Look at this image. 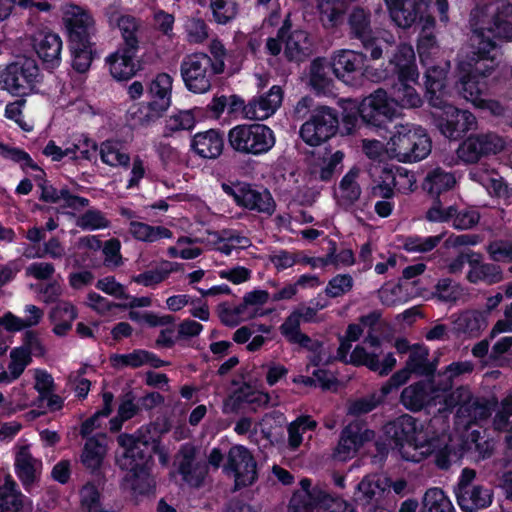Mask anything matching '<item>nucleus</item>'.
<instances>
[{
    "label": "nucleus",
    "mask_w": 512,
    "mask_h": 512,
    "mask_svg": "<svg viewBox=\"0 0 512 512\" xmlns=\"http://www.w3.org/2000/svg\"><path fill=\"white\" fill-rule=\"evenodd\" d=\"M438 391L433 380L431 383L423 381L412 384L403 389L401 403L411 411H420L430 400V392Z\"/></svg>",
    "instance_id": "43"
},
{
    "label": "nucleus",
    "mask_w": 512,
    "mask_h": 512,
    "mask_svg": "<svg viewBox=\"0 0 512 512\" xmlns=\"http://www.w3.org/2000/svg\"><path fill=\"white\" fill-rule=\"evenodd\" d=\"M301 320L294 311L284 320L279 327L281 334L291 344H298L309 351H317L321 342L313 341L308 335L300 331Z\"/></svg>",
    "instance_id": "42"
},
{
    "label": "nucleus",
    "mask_w": 512,
    "mask_h": 512,
    "mask_svg": "<svg viewBox=\"0 0 512 512\" xmlns=\"http://www.w3.org/2000/svg\"><path fill=\"white\" fill-rule=\"evenodd\" d=\"M39 77L37 61L30 57H21L5 67H0V89L15 96H23L32 91Z\"/></svg>",
    "instance_id": "8"
},
{
    "label": "nucleus",
    "mask_w": 512,
    "mask_h": 512,
    "mask_svg": "<svg viewBox=\"0 0 512 512\" xmlns=\"http://www.w3.org/2000/svg\"><path fill=\"white\" fill-rule=\"evenodd\" d=\"M217 312L222 324L228 327H235L241 322L250 320L240 304L231 308L226 302L220 303Z\"/></svg>",
    "instance_id": "61"
},
{
    "label": "nucleus",
    "mask_w": 512,
    "mask_h": 512,
    "mask_svg": "<svg viewBox=\"0 0 512 512\" xmlns=\"http://www.w3.org/2000/svg\"><path fill=\"white\" fill-rule=\"evenodd\" d=\"M458 80L455 83L457 92L467 101L475 106L482 107L484 104L483 95L485 94L488 82L484 78L476 77L466 71L457 69Z\"/></svg>",
    "instance_id": "28"
},
{
    "label": "nucleus",
    "mask_w": 512,
    "mask_h": 512,
    "mask_svg": "<svg viewBox=\"0 0 512 512\" xmlns=\"http://www.w3.org/2000/svg\"><path fill=\"white\" fill-rule=\"evenodd\" d=\"M446 439L450 444L455 445L460 452V456L453 463H457L464 455L465 452L474 455L477 460H483L491 457L494 451V443L492 440L486 438L480 431H472L465 440H453L446 435Z\"/></svg>",
    "instance_id": "26"
},
{
    "label": "nucleus",
    "mask_w": 512,
    "mask_h": 512,
    "mask_svg": "<svg viewBox=\"0 0 512 512\" xmlns=\"http://www.w3.org/2000/svg\"><path fill=\"white\" fill-rule=\"evenodd\" d=\"M344 0H322L319 4L320 21L325 28H334L343 22Z\"/></svg>",
    "instance_id": "52"
},
{
    "label": "nucleus",
    "mask_w": 512,
    "mask_h": 512,
    "mask_svg": "<svg viewBox=\"0 0 512 512\" xmlns=\"http://www.w3.org/2000/svg\"><path fill=\"white\" fill-rule=\"evenodd\" d=\"M367 57V54L361 51L341 49L333 53L330 66L338 79L346 84L353 85L352 74L362 69Z\"/></svg>",
    "instance_id": "21"
},
{
    "label": "nucleus",
    "mask_w": 512,
    "mask_h": 512,
    "mask_svg": "<svg viewBox=\"0 0 512 512\" xmlns=\"http://www.w3.org/2000/svg\"><path fill=\"white\" fill-rule=\"evenodd\" d=\"M457 502L465 512H476L491 505L492 490L484 485L477 484L463 491L456 492Z\"/></svg>",
    "instance_id": "31"
},
{
    "label": "nucleus",
    "mask_w": 512,
    "mask_h": 512,
    "mask_svg": "<svg viewBox=\"0 0 512 512\" xmlns=\"http://www.w3.org/2000/svg\"><path fill=\"white\" fill-rule=\"evenodd\" d=\"M490 403L484 398L473 397L464 408H459L458 413L466 416L470 421L486 420L491 415Z\"/></svg>",
    "instance_id": "56"
},
{
    "label": "nucleus",
    "mask_w": 512,
    "mask_h": 512,
    "mask_svg": "<svg viewBox=\"0 0 512 512\" xmlns=\"http://www.w3.org/2000/svg\"><path fill=\"white\" fill-rule=\"evenodd\" d=\"M441 110L436 117V126L446 138L457 140L468 131L477 127L476 117L467 110H461L449 104L447 100L442 106H434Z\"/></svg>",
    "instance_id": "15"
},
{
    "label": "nucleus",
    "mask_w": 512,
    "mask_h": 512,
    "mask_svg": "<svg viewBox=\"0 0 512 512\" xmlns=\"http://www.w3.org/2000/svg\"><path fill=\"white\" fill-rule=\"evenodd\" d=\"M64 22L70 45L84 47V44H93L91 39L96 33L95 21L86 10L71 6L65 12Z\"/></svg>",
    "instance_id": "19"
},
{
    "label": "nucleus",
    "mask_w": 512,
    "mask_h": 512,
    "mask_svg": "<svg viewBox=\"0 0 512 512\" xmlns=\"http://www.w3.org/2000/svg\"><path fill=\"white\" fill-rule=\"evenodd\" d=\"M270 396L257 391L248 384H243L224 401V413H238L243 410L257 411L260 407L268 406Z\"/></svg>",
    "instance_id": "20"
},
{
    "label": "nucleus",
    "mask_w": 512,
    "mask_h": 512,
    "mask_svg": "<svg viewBox=\"0 0 512 512\" xmlns=\"http://www.w3.org/2000/svg\"><path fill=\"white\" fill-rule=\"evenodd\" d=\"M33 48L48 68L57 67L61 60L62 40L50 31H39L32 38Z\"/></svg>",
    "instance_id": "24"
},
{
    "label": "nucleus",
    "mask_w": 512,
    "mask_h": 512,
    "mask_svg": "<svg viewBox=\"0 0 512 512\" xmlns=\"http://www.w3.org/2000/svg\"><path fill=\"white\" fill-rule=\"evenodd\" d=\"M225 64L212 63V58L205 53H193L183 58L180 72L186 88L193 93H206L215 76L224 72Z\"/></svg>",
    "instance_id": "6"
},
{
    "label": "nucleus",
    "mask_w": 512,
    "mask_h": 512,
    "mask_svg": "<svg viewBox=\"0 0 512 512\" xmlns=\"http://www.w3.org/2000/svg\"><path fill=\"white\" fill-rule=\"evenodd\" d=\"M122 485L133 495H150L154 493L156 482L151 475L150 466L134 467L124 469Z\"/></svg>",
    "instance_id": "30"
},
{
    "label": "nucleus",
    "mask_w": 512,
    "mask_h": 512,
    "mask_svg": "<svg viewBox=\"0 0 512 512\" xmlns=\"http://www.w3.org/2000/svg\"><path fill=\"white\" fill-rule=\"evenodd\" d=\"M350 362L353 365H364L380 375H387L396 365V359L392 353H388L382 362L374 353H368L362 346H356L350 355Z\"/></svg>",
    "instance_id": "40"
},
{
    "label": "nucleus",
    "mask_w": 512,
    "mask_h": 512,
    "mask_svg": "<svg viewBox=\"0 0 512 512\" xmlns=\"http://www.w3.org/2000/svg\"><path fill=\"white\" fill-rule=\"evenodd\" d=\"M107 453L106 436L88 438L85 442L81 462L91 473L100 475V468Z\"/></svg>",
    "instance_id": "38"
},
{
    "label": "nucleus",
    "mask_w": 512,
    "mask_h": 512,
    "mask_svg": "<svg viewBox=\"0 0 512 512\" xmlns=\"http://www.w3.org/2000/svg\"><path fill=\"white\" fill-rule=\"evenodd\" d=\"M137 51H128L119 48L107 57V63L110 67V73L117 80H127L135 75L138 70V62L136 60Z\"/></svg>",
    "instance_id": "33"
},
{
    "label": "nucleus",
    "mask_w": 512,
    "mask_h": 512,
    "mask_svg": "<svg viewBox=\"0 0 512 512\" xmlns=\"http://www.w3.org/2000/svg\"><path fill=\"white\" fill-rule=\"evenodd\" d=\"M472 370L473 365L469 362H453L446 367L443 373L433 376L435 388L440 391H447L452 388L455 377Z\"/></svg>",
    "instance_id": "53"
},
{
    "label": "nucleus",
    "mask_w": 512,
    "mask_h": 512,
    "mask_svg": "<svg viewBox=\"0 0 512 512\" xmlns=\"http://www.w3.org/2000/svg\"><path fill=\"white\" fill-rule=\"evenodd\" d=\"M356 500L361 505H371L383 492L377 480L371 477H365L357 486Z\"/></svg>",
    "instance_id": "58"
},
{
    "label": "nucleus",
    "mask_w": 512,
    "mask_h": 512,
    "mask_svg": "<svg viewBox=\"0 0 512 512\" xmlns=\"http://www.w3.org/2000/svg\"><path fill=\"white\" fill-rule=\"evenodd\" d=\"M410 373L420 376H433L436 365L428 361V350L420 345L411 348L406 367Z\"/></svg>",
    "instance_id": "48"
},
{
    "label": "nucleus",
    "mask_w": 512,
    "mask_h": 512,
    "mask_svg": "<svg viewBox=\"0 0 512 512\" xmlns=\"http://www.w3.org/2000/svg\"><path fill=\"white\" fill-rule=\"evenodd\" d=\"M512 4L508 0L476 5L470 12L472 54L459 62L458 70L476 77L488 78L498 67L496 40H512Z\"/></svg>",
    "instance_id": "1"
},
{
    "label": "nucleus",
    "mask_w": 512,
    "mask_h": 512,
    "mask_svg": "<svg viewBox=\"0 0 512 512\" xmlns=\"http://www.w3.org/2000/svg\"><path fill=\"white\" fill-rule=\"evenodd\" d=\"M372 177L371 195L376 198L390 199L395 194L393 166L378 164L370 168Z\"/></svg>",
    "instance_id": "37"
},
{
    "label": "nucleus",
    "mask_w": 512,
    "mask_h": 512,
    "mask_svg": "<svg viewBox=\"0 0 512 512\" xmlns=\"http://www.w3.org/2000/svg\"><path fill=\"white\" fill-rule=\"evenodd\" d=\"M455 185V175L441 167H436L430 170L426 174L422 183L423 190L426 191L432 198L441 197L446 192L452 190Z\"/></svg>",
    "instance_id": "41"
},
{
    "label": "nucleus",
    "mask_w": 512,
    "mask_h": 512,
    "mask_svg": "<svg viewBox=\"0 0 512 512\" xmlns=\"http://www.w3.org/2000/svg\"><path fill=\"white\" fill-rule=\"evenodd\" d=\"M222 188L227 195L233 197L238 206L268 216L272 215L275 211V201L271 193L266 189L259 190L247 183L223 184Z\"/></svg>",
    "instance_id": "16"
},
{
    "label": "nucleus",
    "mask_w": 512,
    "mask_h": 512,
    "mask_svg": "<svg viewBox=\"0 0 512 512\" xmlns=\"http://www.w3.org/2000/svg\"><path fill=\"white\" fill-rule=\"evenodd\" d=\"M278 37L284 41V55L290 62H303L313 54V43L309 34L302 29H292V22L288 14L281 27Z\"/></svg>",
    "instance_id": "17"
},
{
    "label": "nucleus",
    "mask_w": 512,
    "mask_h": 512,
    "mask_svg": "<svg viewBox=\"0 0 512 512\" xmlns=\"http://www.w3.org/2000/svg\"><path fill=\"white\" fill-rule=\"evenodd\" d=\"M222 468L227 476L234 478L236 489L250 486L258 478L257 463L251 452L242 445L229 449Z\"/></svg>",
    "instance_id": "11"
},
{
    "label": "nucleus",
    "mask_w": 512,
    "mask_h": 512,
    "mask_svg": "<svg viewBox=\"0 0 512 512\" xmlns=\"http://www.w3.org/2000/svg\"><path fill=\"white\" fill-rule=\"evenodd\" d=\"M131 235L142 242L153 243L163 238H171L172 232L164 226H151L147 223L131 221L129 223Z\"/></svg>",
    "instance_id": "49"
},
{
    "label": "nucleus",
    "mask_w": 512,
    "mask_h": 512,
    "mask_svg": "<svg viewBox=\"0 0 512 512\" xmlns=\"http://www.w3.org/2000/svg\"><path fill=\"white\" fill-rule=\"evenodd\" d=\"M420 512H455V509L442 489L432 487L423 496Z\"/></svg>",
    "instance_id": "51"
},
{
    "label": "nucleus",
    "mask_w": 512,
    "mask_h": 512,
    "mask_svg": "<svg viewBox=\"0 0 512 512\" xmlns=\"http://www.w3.org/2000/svg\"><path fill=\"white\" fill-rule=\"evenodd\" d=\"M434 25V18L425 16L417 45L418 54L423 65H429L431 60H434V56L439 53V46L432 31Z\"/></svg>",
    "instance_id": "44"
},
{
    "label": "nucleus",
    "mask_w": 512,
    "mask_h": 512,
    "mask_svg": "<svg viewBox=\"0 0 512 512\" xmlns=\"http://www.w3.org/2000/svg\"><path fill=\"white\" fill-rule=\"evenodd\" d=\"M347 36L369 52V58L374 61L381 59L384 52L388 54V47L394 44L392 36L390 40H380L376 36L371 11L361 6H354L347 13Z\"/></svg>",
    "instance_id": "5"
},
{
    "label": "nucleus",
    "mask_w": 512,
    "mask_h": 512,
    "mask_svg": "<svg viewBox=\"0 0 512 512\" xmlns=\"http://www.w3.org/2000/svg\"><path fill=\"white\" fill-rule=\"evenodd\" d=\"M105 16L110 27H117L122 39L119 48L128 51H139L147 39V26L140 19L130 14H124L119 7L110 5L105 10Z\"/></svg>",
    "instance_id": "10"
},
{
    "label": "nucleus",
    "mask_w": 512,
    "mask_h": 512,
    "mask_svg": "<svg viewBox=\"0 0 512 512\" xmlns=\"http://www.w3.org/2000/svg\"><path fill=\"white\" fill-rule=\"evenodd\" d=\"M172 78L166 73H161L150 83L148 93L150 102L148 103L149 120L159 118L171 104Z\"/></svg>",
    "instance_id": "23"
},
{
    "label": "nucleus",
    "mask_w": 512,
    "mask_h": 512,
    "mask_svg": "<svg viewBox=\"0 0 512 512\" xmlns=\"http://www.w3.org/2000/svg\"><path fill=\"white\" fill-rule=\"evenodd\" d=\"M300 485L301 489L296 491L290 499L288 512H312L325 495L319 490L310 489V479H302Z\"/></svg>",
    "instance_id": "39"
},
{
    "label": "nucleus",
    "mask_w": 512,
    "mask_h": 512,
    "mask_svg": "<svg viewBox=\"0 0 512 512\" xmlns=\"http://www.w3.org/2000/svg\"><path fill=\"white\" fill-rule=\"evenodd\" d=\"M75 224L82 230L93 231L108 228L110 221L102 211L93 208L79 215Z\"/></svg>",
    "instance_id": "55"
},
{
    "label": "nucleus",
    "mask_w": 512,
    "mask_h": 512,
    "mask_svg": "<svg viewBox=\"0 0 512 512\" xmlns=\"http://www.w3.org/2000/svg\"><path fill=\"white\" fill-rule=\"evenodd\" d=\"M230 147L244 155H259L268 152L275 144L273 131L264 124H242L230 129Z\"/></svg>",
    "instance_id": "7"
},
{
    "label": "nucleus",
    "mask_w": 512,
    "mask_h": 512,
    "mask_svg": "<svg viewBox=\"0 0 512 512\" xmlns=\"http://www.w3.org/2000/svg\"><path fill=\"white\" fill-rule=\"evenodd\" d=\"M172 271H174V263L165 261L154 270H148L134 276L133 281L144 286H152L164 281Z\"/></svg>",
    "instance_id": "59"
},
{
    "label": "nucleus",
    "mask_w": 512,
    "mask_h": 512,
    "mask_svg": "<svg viewBox=\"0 0 512 512\" xmlns=\"http://www.w3.org/2000/svg\"><path fill=\"white\" fill-rule=\"evenodd\" d=\"M101 160L112 167L122 166L127 168L130 163L128 154L121 150V146L115 141H105L100 146Z\"/></svg>",
    "instance_id": "54"
},
{
    "label": "nucleus",
    "mask_w": 512,
    "mask_h": 512,
    "mask_svg": "<svg viewBox=\"0 0 512 512\" xmlns=\"http://www.w3.org/2000/svg\"><path fill=\"white\" fill-rule=\"evenodd\" d=\"M417 80L418 79H406L396 76V78L392 80L389 88L392 103L402 108L420 107L422 99L413 86V84L417 83Z\"/></svg>",
    "instance_id": "29"
},
{
    "label": "nucleus",
    "mask_w": 512,
    "mask_h": 512,
    "mask_svg": "<svg viewBox=\"0 0 512 512\" xmlns=\"http://www.w3.org/2000/svg\"><path fill=\"white\" fill-rule=\"evenodd\" d=\"M93 45L84 44V47H75L70 45L72 53V66L79 73H85L91 66L93 60Z\"/></svg>",
    "instance_id": "63"
},
{
    "label": "nucleus",
    "mask_w": 512,
    "mask_h": 512,
    "mask_svg": "<svg viewBox=\"0 0 512 512\" xmlns=\"http://www.w3.org/2000/svg\"><path fill=\"white\" fill-rule=\"evenodd\" d=\"M389 64L394 66L396 76L406 79H418L419 77L415 63V53L411 45L399 44L389 56Z\"/></svg>",
    "instance_id": "34"
},
{
    "label": "nucleus",
    "mask_w": 512,
    "mask_h": 512,
    "mask_svg": "<svg viewBox=\"0 0 512 512\" xmlns=\"http://www.w3.org/2000/svg\"><path fill=\"white\" fill-rule=\"evenodd\" d=\"M374 437V431L368 429L364 422L355 420L349 423L340 433L333 458L342 462L353 458L358 450L366 442L372 441Z\"/></svg>",
    "instance_id": "18"
},
{
    "label": "nucleus",
    "mask_w": 512,
    "mask_h": 512,
    "mask_svg": "<svg viewBox=\"0 0 512 512\" xmlns=\"http://www.w3.org/2000/svg\"><path fill=\"white\" fill-rule=\"evenodd\" d=\"M339 130V114L334 108L319 106L300 128V137L309 146H319L334 137Z\"/></svg>",
    "instance_id": "9"
},
{
    "label": "nucleus",
    "mask_w": 512,
    "mask_h": 512,
    "mask_svg": "<svg viewBox=\"0 0 512 512\" xmlns=\"http://www.w3.org/2000/svg\"><path fill=\"white\" fill-rule=\"evenodd\" d=\"M117 443L120 450L115 453V463L120 469L150 466L153 455L160 452V441L147 430L120 434Z\"/></svg>",
    "instance_id": "4"
},
{
    "label": "nucleus",
    "mask_w": 512,
    "mask_h": 512,
    "mask_svg": "<svg viewBox=\"0 0 512 512\" xmlns=\"http://www.w3.org/2000/svg\"><path fill=\"white\" fill-rule=\"evenodd\" d=\"M486 250L494 262H512V241L510 240H494L487 245Z\"/></svg>",
    "instance_id": "64"
},
{
    "label": "nucleus",
    "mask_w": 512,
    "mask_h": 512,
    "mask_svg": "<svg viewBox=\"0 0 512 512\" xmlns=\"http://www.w3.org/2000/svg\"><path fill=\"white\" fill-rule=\"evenodd\" d=\"M146 357L147 351L138 349L128 354H113L110 356V362L115 369L139 368L145 365Z\"/></svg>",
    "instance_id": "62"
},
{
    "label": "nucleus",
    "mask_w": 512,
    "mask_h": 512,
    "mask_svg": "<svg viewBox=\"0 0 512 512\" xmlns=\"http://www.w3.org/2000/svg\"><path fill=\"white\" fill-rule=\"evenodd\" d=\"M358 113L366 126L375 129L386 128L396 115V109L388 98L387 91L376 89L365 97L358 107Z\"/></svg>",
    "instance_id": "12"
},
{
    "label": "nucleus",
    "mask_w": 512,
    "mask_h": 512,
    "mask_svg": "<svg viewBox=\"0 0 512 512\" xmlns=\"http://www.w3.org/2000/svg\"><path fill=\"white\" fill-rule=\"evenodd\" d=\"M316 422L310 417L301 416L288 426V443L290 448L296 449L302 443V434L307 430H313Z\"/></svg>",
    "instance_id": "60"
},
{
    "label": "nucleus",
    "mask_w": 512,
    "mask_h": 512,
    "mask_svg": "<svg viewBox=\"0 0 512 512\" xmlns=\"http://www.w3.org/2000/svg\"><path fill=\"white\" fill-rule=\"evenodd\" d=\"M344 153L340 150L332 152L330 148L325 147L323 152H319L317 157V167L319 168L318 177L321 181H330L334 174L342 167Z\"/></svg>",
    "instance_id": "47"
},
{
    "label": "nucleus",
    "mask_w": 512,
    "mask_h": 512,
    "mask_svg": "<svg viewBox=\"0 0 512 512\" xmlns=\"http://www.w3.org/2000/svg\"><path fill=\"white\" fill-rule=\"evenodd\" d=\"M41 467V461L32 456L28 446L19 449L15 458L16 474L26 488L37 481Z\"/></svg>",
    "instance_id": "36"
},
{
    "label": "nucleus",
    "mask_w": 512,
    "mask_h": 512,
    "mask_svg": "<svg viewBox=\"0 0 512 512\" xmlns=\"http://www.w3.org/2000/svg\"><path fill=\"white\" fill-rule=\"evenodd\" d=\"M454 329L457 333L469 337H477L487 326L486 317L482 312L467 310L457 315L453 320Z\"/></svg>",
    "instance_id": "45"
},
{
    "label": "nucleus",
    "mask_w": 512,
    "mask_h": 512,
    "mask_svg": "<svg viewBox=\"0 0 512 512\" xmlns=\"http://www.w3.org/2000/svg\"><path fill=\"white\" fill-rule=\"evenodd\" d=\"M213 18L218 24H227L238 13V4L235 0H210Z\"/></svg>",
    "instance_id": "57"
},
{
    "label": "nucleus",
    "mask_w": 512,
    "mask_h": 512,
    "mask_svg": "<svg viewBox=\"0 0 512 512\" xmlns=\"http://www.w3.org/2000/svg\"><path fill=\"white\" fill-rule=\"evenodd\" d=\"M505 147L504 140L494 132L477 133L467 137L457 148V157L466 164H475L482 157L496 155Z\"/></svg>",
    "instance_id": "13"
},
{
    "label": "nucleus",
    "mask_w": 512,
    "mask_h": 512,
    "mask_svg": "<svg viewBox=\"0 0 512 512\" xmlns=\"http://www.w3.org/2000/svg\"><path fill=\"white\" fill-rule=\"evenodd\" d=\"M387 143L389 155L400 162H417L431 152L432 144L425 129L414 124L396 125Z\"/></svg>",
    "instance_id": "3"
},
{
    "label": "nucleus",
    "mask_w": 512,
    "mask_h": 512,
    "mask_svg": "<svg viewBox=\"0 0 512 512\" xmlns=\"http://www.w3.org/2000/svg\"><path fill=\"white\" fill-rule=\"evenodd\" d=\"M331 66L324 58H316L310 64V85L317 93L331 90L332 79L329 76Z\"/></svg>",
    "instance_id": "50"
},
{
    "label": "nucleus",
    "mask_w": 512,
    "mask_h": 512,
    "mask_svg": "<svg viewBox=\"0 0 512 512\" xmlns=\"http://www.w3.org/2000/svg\"><path fill=\"white\" fill-rule=\"evenodd\" d=\"M283 100L280 86H272L267 93L252 98L244 107V116L250 120H265L273 115Z\"/></svg>",
    "instance_id": "22"
},
{
    "label": "nucleus",
    "mask_w": 512,
    "mask_h": 512,
    "mask_svg": "<svg viewBox=\"0 0 512 512\" xmlns=\"http://www.w3.org/2000/svg\"><path fill=\"white\" fill-rule=\"evenodd\" d=\"M191 148L202 158L216 159L222 154L224 139L219 131L210 129L195 134L191 142Z\"/></svg>",
    "instance_id": "32"
},
{
    "label": "nucleus",
    "mask_w": 512,
    "mask_h": 512,
    "mask_svg": "<svg viewBox=\"0 0 512 512\" xmlns=\"http://www.w3.org/2000/svg\"><path fill=\"white\" fill-rule=\"evenodd\" d=\"M389 12L393 22L400 28H410L417 20L424 24L425 17L422 15V4L416 0H406L389 5Z\"/></svg>",
    "instance_id": "35"
},
{
    "label": "nucleus",
    "mask_w": 512,
    "mask_h": 512,
    "mask_svg": "<svg viewBox=\"0 0 512 512\" xmlns=\"http://www.w3.org/2000/svg\"><path fill=\"white\" fill-rule=\"evenodd\" d=\"M422 428L414 417L404 414L388 422L384 432L399 447L403 459L420 462L433 455L436 466L447 470L459 458V449L447 441L445 434L431 439L422 437Z\"/></svg>",
    "instance_id": "2"
},
{
    "label": "nucleus",
    "mask_w": 512,
    "mask_h": 512,
    "mask_svg": "<svg viewBox=\"0 0 512 512\" xmlns=\"http://www.w3.org/2000/svg\"><path fill=\"white\" fill-rule=\"evenodd\" d=\"M360 170L356 167L350 169V171L341 179L339 184L340 196L338 203L340 206L348 209L355 204L360 198L361 187L357 182Z\"/></svg>",
    "instance_id": "46"
},
{
    "label": "nucleus",
    "mask_w": 512,
    "mask_h": 512,
    "mask_svg": "<svg viewBox=\"0 0 512 512\" xmlns=\"http://www.w3.org/2000/svg\"><path fill=\"white\" fill-rule=\"evenodd\" d=\"M174 463L185 483L194 488L203 486L208 475V465L195 445L183 444L175 456Z\"/></svg>",
    "instance_id": "14"
},
{
    "label": "nucleus",
    "mask_w": 512,
    "mask_h": 512,
    "mask_svg": "<svg viewBox=\"0 0 512 512\" xmlns=\"http://www.w3.org/2000/svg\"><path fill=\"white\" fill-rule=\"evenodd\" d=\"M471 257L470 269L466 275V279L471 284L493 285L504 279L503 271L499 265L483 262L482 255L478 252L473 253Z\"/></svg>",
    "instance_id": "27"
},
{
    "label": "nucleus",
    "mask_w": 512,
    "mask_h": 512,
    "mask_svg": "<svg viewBox=\"0 0 512 512\" xmlns=\"http://www.w3.org/2000/svg\"><path fill=\"white\" fill-rule=\"evenodd\" d=\"M425 71V86L426 96L431 106H442L446 100V74L447 64L441 66L431 60L429 65H424Z\"/></svg>",
    "instance_id": "25"
}]
</instances>
